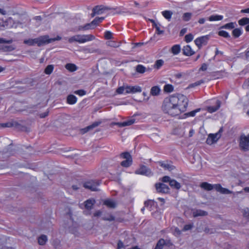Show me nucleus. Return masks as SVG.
Here are the masks:
<instances>
[{
    "label": "nucleus",
    "mask_w": 249,
    "mask_h": 249,
    "mask_svg": "<svg viewBox=\"0 0 249 249\" xmlns=\"http://www.w3.org/2000/svg\"><path fill=\"white\" fill-rule=\"evenodd\" d=\"M177 100L174 95L165 98L163 101L161 108L164 113L172 116L179 114V111L177 107Z\"/></svg>",
    "instance_id": "1"
},
{
    "label": "nucleus",
    "mask_w": 249,
    "mask_h": 249,
    "mask_svg": "<svg viewBox=\"0 0 249 249\" xmlns=\"http://www.w3.org/2000/svg\"><path fill=\"white\" fill-rule=\"evenodd\" d=\"M175 97L178 101L177 107L179 110V114L185 112L187 109L189 101L187 97L183 94H178L175 95Z\"/></svg>",
    "instance_id": "2"
},
{
    "label": "nucleus",
    "mask_w": 249,
    "mask_h": 249,
    "mask_svg": "<svg viewBox=\"0 0 249 249\" xmlns=\"http://www.w3.org/2000/svg\"><path fill=\"white\" fill-rule=\"evenodd\" d=\"M142 91V88L139 86H131L128 85H124L118 88L116 92L118 94H134Z\"/></svg>",
    "instance_id": "3"
},
{
    "label": "nucleus",
    "mask_w": 249,
    "mask_h": 249,
    "mask_svg": "<svg viewBox=\"0 0 249 249\" xmlns=\"http://www.w3.org/2000/svg\"><path fill=\"white\" fill-rule=\"evenodd\" d=\"M239 146L242 151L245 152L249 151V133L247 135L243 134L240 136Z\"/></svg>",
    "instance_id": "4"
},
{
    "label": "nucleus",
    "mask_w": 249,
    "mask_h": 249,
    "mask_svg": "<svg viewBox=\"0 0 249 249\" xmlns=\"http://www.w3.org/2000/svg\"><path fill=\"white\" fill-rule=\"evenodd\" d=\"M222 132L223 128L221 127L220 128V129L217 133L215 134L210 133V134H209L206 141L207 144L209 145H212L216 142L218 141V140L221 138V133Z\"/></svg>",
    "instance_id": "5"
},
{
    "label": "nucleus",
    "mask_w": 249,
    "mask_h": 249,
    "mask_svg": "<svg viewBox=\"0 0 249 249\" xmlns=\"http://www.w3.org/2000/svg\"><path fill=\"white\" fill-rule=\"evenodd\" d=\"M120 158L124 159L125 160L121 162V165L124 167H128L132 164V158L130 153L128 152H123L120 155Z\"/></svg>",
    "instance_id": "6"
},
{
    "label": "nucleus",
    "mask_w": 249,
    "mask_h": 249,
    "mask_svg": "<svg viewBox=\"0 0 249 249\" xmlns=\"http://www.w3.org/2000/svg\"><path fill=\"white\" fill-rule=\"evenodd\" d=\"M101 184L99 180H91L84 183L83 186L92 191H97V187Z\"/></svg>",
    "instance_id": "7"
},
{
    "label": "nucleus",
    "mask_w": 249,
    "mask_h": 249,
    "mask_svg": "<svg viewBox=\"0 0 249 249\" xmlns=\"http://www.w3.org/2000/svg\"><path fill=\"white\" fill-rule=\"evenodd\" d=\"M135 173L146 176H151L153 175L151 169L143 165H141L140 167L135 171Z\"/></svg>",
    "instance_id": "8"
},
{
    "label": "nucleus",
    "mask_w": 249,
    "mask_h": 249,
    "mask_svg": "<svg viewBox=\"0 0 249 249\" xmlns=\"http://www.w3.org/2000/svg\"><path fill=\"white\" fill-rule=\"evenodd\" d=\"M155 187L158 193L166 194L169 192V187L162 183H158L155 184Z\"/></svg>",
    "instance_id": "9"
},
{
    "label": "nucleus",
    "mask_w": 249,
    "mask_h": 249,
    "mask_svg": "<svg viewBox=\"0 0 249 249\" xmlns=\"http://www.w3.org/2000/svg\"><path fill=\"white\" fill-rule=\"evenodd\" d=\"M35 39V44H37L38 46H41L45 44L51 42V39H49L48 36H40Z\"/></svg>",
    "instance_id": "10"
},
{
    "label": "nucleus",
    "mask_w": 249,
    "mask_h": 249,
    "mask_svg": "<svg viewBox=\"0 0 249 249\" xmlns=\"http://www.w3.org/2000/svg\"><path fill=\"white\" fill-rule=\"evenodd\" d=\"M208 38L207 36H202L196 38L195 40V43L198 48H200L202 45L206 44Z\"/></svg>",
    "instance_id": "11"
},
{
    "label": "nucleus",
    "mask_w": 249,
    "mask_h": 249,
    "mask_svg": "<svg viewBox=\"0 0 249 249\" xmlns=\"http://www.w3.org/2000/svg\"><path fill=\"white\" fill-rule=\"evenodd\" d=\"M101 122H95L92 123L91 125H89L84 128L81 129V133L82 134H85L88 132L89 131L93 129L94 128L98 126L101 124Z\"/></svg>",
    "instance_id": "12"
},
{
    "label": "nucleus",
    "mask_w": 249,
    "mask_h": 249,
    "mask_svg": "<svg viewBox=\"0 0 249 249\" xmlns=\"http://www.w3.org/2000/svg\"><path fill=\"white\" fill-rule=\"evenodd\" d=\"M214 189L222 194H231L232 192L228 189L223 188L220 184H214Z\"/></svg>",
    "instance_id": "13"
},
{
    "label": "nucleus",
    "mask_w": 249,
    "mask_h": 249,
    "mask_svg": "<svg viewBox=\"0 0 249 249\" xmlns=\"http://www.w3.org/2000/svg\"><path fill=\"white\" fill-rule=\"evenodd\" d=\"M135 122V119L134 118H131L127 121H124L123 122H118L116 123V124L118 125L119 127H124L126 126H129L133 124Z\"/></svg>",
    "instance_id": "14"
},
{
    "label": "nucleus",
    "mask_w": 249,
    "mask_h": 249,
    "mask_svg": "<svg viewBox=\"0 0 249 249\" xmlns=\"http://www.w3.org/2000/svg\"><path fill=\"white\" fill-rule=\"evenodd\" d=\"M95 203V201L93 199H89L84 202V207L88 210H91Z\"/></svg>",
    "instance_id": "15"
},
{
    "label": "nucleus",
    "mask_w": 249,
    "mask_h": 249,
    "mask_svg": "<svg viewBox=\"0 0 249 249\" xmlns=\"http://www.w3.org/2000/svg\"><path fill=\"white\" fill-rule=\"evenodd\" d=\"M221 102L219 100H217L216 102L215 106H209L207 108V110L209 113H213L217 111L220 107Z\"/></svg>",
    "instance_id": "16"
},
{
    "label": "nucleus",
    "mask_w": 249,
    "mask_h": 249,
    "mask_svg": "<svg viewBox=\"0 0 249 249\" xmlns=\"http://www.w3.org/2000/svg\"><path fill=\"white\" fill-rule=\"evenodd\" d=\"M182 53L186 56H191L195 53L191 47L189 45H186L182 49Z\"/></svg>",
    "instance_id": "17"
},
{
    "label": "nucleus",
    "mask_w": 249,
    "mask_h": 249,
    "mask_svg": "<svg viewBox=\"0 0 249 249\" xmlns=\"http://www.w3.org/2000/svg\"><path fill=\"white\" fill-rule=\"evenodd\" d=\"M82 35H76L70 37L68 39V42L70 43H72L74 42H77L79 43H82Z\"/></svg>",
    "instance_id": "18"
},
{
    "label": "nucleus",
    "mask_w": 249,
    "mask_h": 249,
    "mask_svg": "<svg viewBox=\"0 0 249 249\" xmlns=\"http://www.w3.org/2000/svg\"><path fill=\"white\" fill-rule=\"evenodd\" d=\"M159 164L160 166L164 168L165 169L168 170L169 171H172L175 168V167L171 164L168 163V162L159 161Z\"/></svg>",
    "instance_id": "19"
},
{
    "label": "nucleus",
    "mask_w": 249,
    "mask_h": 249,
    "mask_svg": "<svg viewBox=\"0 0 249 249\" xmlns=\"http://www.w3.org/2000/svg\"><path fill=\"white\" fill-rule=\"evenodd\" d=\"M200 187L206 191H211L214 188V185H212L206 182H203L200 185Z\"/></svg>",
    "instance_id": "20"
},
{
    "label": "nucleus",
    "mask_w": 249,
    "mask_h": 249,
    "mask_svg": "<svg viewBox=\"0 0 249 249\" xmlns=\"http://www.w3.org/2000/svg\"><path fill=\"white\" fill-rule=\"evenodd\" d=\"M77 101V98L72 94L68 95L67 97V103L69 105H74Z\"/></svg>",
    "instance_id": "21"
},
{
    "label": "nucleus",
    "mask_w": 249,
    "mask_h": 249,
    "mask_svg": "<svg viewBox=\"0 0 249 249\" xmlns=\"http://www.w3.org/2000/svg\"><path fill=\"white\" fill-rule=\"evenodd\" d=\"M95 39V37L92 35H83L82 37V43L93 40Z\"/></svg>",
    "instance_id": "22"
},
{
    "label": "nucleus",
    "mask_w": 249,
    "mask_h": 249,
    "mask_svg": "<svg viewBox=\"0 0 249 249\" xmlns=\"http://www.w3.org/2000/svg\"><path fill=\"white\" fill-rule=\"evenodd\" d=\"M144 207H146L150 211L153 210V207H154L155 202L152 200H148L144 202Z\"/></svg>",
    "instance_id": "23"
},
{
    "label": "nucleus",
    "mask_w": 249,
    "mask_h": 249,
    "mask_svg": "<svg viewBox=\"0 0 249 249\" xmlns=\"http://www.w3.org/2000/svg\"><path fill=\"white\" fill-rule=\"evenodd\" d=\"M160 89L159 86L152 87L150 90V94L152 96H157L160 94Z\"/></svg>",
    "instance_id": "24"
},
{
    "label": "nucleus",
    "mask_w": 249,
    "mask_h": 249,
    "mask_svg": "<svg viewBox=\"0 0 249 249\" xmlns=\"http://www.w3.org/2000/svg\"><path fill=\"white\" fill-rule=\"evenodd\" d=\"M169 185L172 188L177 190L181 188L180 184L175 179H171L170 181Z\"/></svg>",
    "instance_id": "25"
},
{
    "label": "nucleus",
    "mask_w": 249,
    "mask_h": 249,
    "mask_svg": "<svg viewBox=\"0 0 249 249\" xmlns=\"http://www.w3.org/2000/svg\"><path fill=\"white\" fill-rule=\"evenodd\" d=\"M194 217H197L200 216H205L208 214V213L201 210H196L193 213Z\"/></svg>",
    "instance_id": "26"
},
{
    "label": "nucleus",
    "mask_w": 249,
    "mask_h": 249,
    "mask_svg": "<svg viewBox=\"0 0 249 249\" xmlns=\"http://www.w3.org/2000/svg\"><path fill=\"white\" fill-rule=\"evenodd\" d=\"M162 15L168 21L171 20L173 12L169 10H165L161 12Z\"/></svg>",
    "instance_id": "27"
},
{
    "label": "nucleus",
    "mask_w": 249,
    "mask_h": 249,
    "mask_svg": "<svg viewBox=\"0 0 249 249\" xmlns=\"http://www.w3.org/2000/svg\"><path fill=\"white\" fill-rule=\"evenodd\" d=\"M223 18L222 15H213L208 18V20L210 21L221 20Z\"/></svg>",
    "instance_id": "28"
},
{
    "label": "nucleus",
    "mask_w": 249,
    "mask_h": 249,
    "mask_svg": "<svg viewBox=\"0 0 249 249\" xmlns=\"http://www.w3.org/2000/svg\"><path fill=\"white\" fill-rule=\"evenodd\" d=\"M95 27L93 26L91 22L89 23H87L84 26H80L78 28V30H87L89 29H94Z\"/></svg>",
    "instance_id": "29"
},
{
    "label": "nucleus",
    "mask_w": 249,
    "mask_h": 249,
    "mask_svg": "<svg viewBox=\"0 0 249 249\" xmlns=\"http://www.w3.org/2000/svg\"><path fill=\"white\" fill-rule=\"evenodd\" d=\"M0 50L3 52H11L15 49V48L12 45H2L0 46Z\"/></svg>",
    "instance_id": "30"
},
{
    "label": "nucleus",
    "mask_w": 249,
    "mask_h": 249,
    "mask_svg": "<svg viewBox=\"0 0 249 249\" xmlns=\"http://www.w3.org/2000/svg\"><path fill=\"white\" fill-rule=\"evenodd\" d=\"M242 34V29L240 28H235L232 30V35L234 38H238Z\"/></svg>",
    "instance_id": "31"
},
{
    "label": "nucleus",
    "mask_w": 249,
    "mask_h": 249,
    "mask_svg": "<svg viewBox=\"0 0 249 249\" xmlns=\"http://www.w3.org/2000/svg\"><path fill=\"white\" fill-rule=\"evenodd\" d=\"M180 52V46L179 45L176 44L173 45L171 48V52L175 55L178 54Z\"/></svg>",
    "instance_id": "32"
},
{
    "label": "nucleus",
    "mask_w": 249,
    "mask_h": 249,
    "mask_svg": "<svg viewBox=\"0 0 249 249\" xmlns=\"http://www.w3.org/2000/svg\"><path fill=\"white\" fill-rule=\"evenodd\" d=\"M47 240V236L43 234L38 237V243L40 245L43 246L46 244Z\"/></svg>",
    "instance_id": "33"
},
{
    "label": "nucleus",
    "mask_w": 249,
    "mask_h": 249,
    "mask_svg": "<svg viewBox=\"0 0 249 249\" xmlns=\"http://www.w3.org/2000/svg\"><path fill=\"white\" fill-rule=\"evenodd\" d=\"M104 204L110 208H114L116 207L115 203L112 200L107 199L104 202Z\"/></svg>",
    "instance_id": "34"
},
{
    "label": "nucleus",
    "mask_w": 249,
    "mask_h": 249,
    "mask_svg": "<svg viewBox=\"0 0 249 249\" xmlns=\"http://www.w3.org/2000/svg\"><path fill=\"white\" fill-rule=\"evenodd\" d=\"M164 239L160 238L158 242L154 249H163L164 245Z\"/></svg>",
    "instance_id": "35"
},
{
    "label": "nucleus",
    "mask_w": 249,
    "mask_h": 249,
    "mask_svg": "<svg viewBox=\"0 0 249 249\" xmlns=\"http://www.w3.org/2000/svg\"><path fill=\"white\" fill-rule=\"evenodd\" d=\"M65 68L70 71H74L77 70L76 66L72 63H68L66 65Z\"/></svg>",
    "instance_id": "36"
},
{
    "label": "nucleus",
    "mask_w": 249,
    "mask_h": 249,
    "mask_svg": "<svg viewBox=\"0 0 249 249\" xmlns=\"http://www.w3.org/2000/svg\"><path fill=\"white\" fill-rule=\"evenodd\" d=\"M236 24L235 22H230L225 24L224 25L221 27V28L226 29H232L235 28Z\"/></svg>",
    "instance_id": "37"
},
{
    "label": "nucleus",
    "mask_w": 249,
    "mask_h": 249,
    "mask_svg": "<svg viewBox=\"0 0 249 249\" xmlns=\"http://www.w3.org/2000/svg\"><path fill=\"white\" fill-rule=\"evenodd\" d=\"M238 22L240 26H244L245 25H248L249 24V18H243L239 19Z\"/></svg>",
    "instance_id": "38"
},
{
    "label": "nucleus",
    "mask_w": 249,
    "mask_h": 249,
    "mask_svg": "<svg viewBox=\"0 0 249 249\" xmlns=\"http://www.w3.org/2000/svg\"><path fill=\"white\" fill-rule=\"evenodd\" d=\"M104 10V8L102 5H97L93 8V11H95L97 15L101 14Z\"/></svg>",
    "instance_id": "39"
},
{
    "label": "nucleus",
    "mask_w": 249,
    "mask_h": 249,
    "mask_svg": "<svg viewBox=\"0 0 249 249\" xmlns=\"http://www.w3.org/2000/svg\"><path fill=\"white\" fill-rule=\"evenodd\" d=\"M54 69V66L53 65H48L44 70V72L46 74H50L53 72Z\"/></svg>",
    "instance_id": "40"
},
{
    "label": "nucleus",
    "mask_w": 249,
    "mask_h": 249,
    "mask_svg": "<svg viewBox=\"0 0 249 249\" xmlns=\"http://www.w3.org/2000/svg\"><path fill=\"white\" fill-rule=\"evenodd\" d=\"M164 91L166 92L170 93L174 90V87L171 84H166L164 86Z\"/></svg>",
    "instance_id": "41"
},
{
    "label": "nucleus",
    "mask_w": 249,
    "mask_h": 249,
    "mask_svg": "<svg viewBox=\"0 0 249 249\" xmlns=\"http://www.w3.org/2000/svg\"><path fill=\"white\" fill-rule=\"evenodd\" d=\"M164 61L162 59L157 60L154 64V68L156 69H160L161 67L163 65Z\"/></svg>",
    "instance_id": "42"
},
{
    "label": "nucleus",
    "mask_w": 249,
    "mask_h": 249,
    "mask_svg": "<svg viewBox=\"0 0 249 249\" xmlns=\"http://www.w3.org/2000/svg\"><path fill=\"white\" fill-rule=\"evenodd\" d=\"M105 221H112L115 220V217L111 214H107L102 218Z\"/></svg>",
    "instance_id": "43"
},
{
    "label": "nucleus",
    "mask_w": 249,
    "mask_h": 249,
    "mask_svg": "<svg viewBox=\"0 0 249 249\" xmlns=\"http://www.w3.org/2000/svg\"><path fill=\"white\" fill-rule=\"evenodd\" d=\"M146 68L142 65H138L136 66V71L140 73H143L145 71Z\"/></svg>",
    "instance_id": "44"
},
{
    "label": "nucleus",
    "mask_w": 249,
    "mask_h": 249,
    "mask_svg": "<svg viewBox=\"0 0 249 249\" xmlns=\"http://www.w3.org/2000/svg\"><path fill=\"white\" fill-rule=\"evenodd\" d=\"M192 14L191 13L187 12L183 14L182 16V19L184 21H189L192 17Z\"/></svg>",
    "instance_id": "45"
},
{
    "label": "nucleus",
    "mask_w": 249,
    "mask_h": 249,
    "mask_svg": "<svg viewBox=\"0 0 249 249\" xmlns=\"http://www.w3.org/2000/svg\"><path fill=\"white\" fill-rule=\"evenodd\" d=\"M107 46H110L112 47H114V48L118 47L120 46L119 43H118L115 41H112V40H109V41H107Z\"/></svg>",
    "instance_id": "46"
},
{
    "label": "nucleus",
    "mask_w": 249,
    "mask_h": 249,
    "mask_svg": "<svg viewBox=\"0 0 249 249\" xmlns=\"http://www.w3.org/2000/svg\"><path fill=\"white\" fill-rule=\"evenodd\" d=\"M200 108H197L194 110L186 113L185 115L187 117H194L196 115V113L200 111Z\"/></svg>",
    "instance_id": "47"
},
{
    "label": "nucleus",
    "mask_w": 249,
    "mask_h": 249,
    "mask_svg": "<svg viewBox=\"0 0 249 249\" xmlns=\"http://www.w3.org/2000/svg\"><path fill=\"white\" fill-rule=\"evenodd\" d=\"M218 35L225 38H230V35L229 34L227 31L224 30L219 31Z\"/></svg>",
    "instance_id": "48"
},
{
    "label": "nucleus",
    "mask_w": 249,
    "mask_h": 249,
    "mask_svg": "<svg viewBox=\"0 0 249 249\" xmlns=\"http://www.w3.org/2000/svg\"><path fill=\"white\" fill-rule=\"evenodd\" d=\"M24 43L29 46H32L35 44V39H25L23 41Z\"/></svg>",
    "instance_id": "49"
},
{
    "label": "nucleus",
    "mask_w": 249,
    "mask_h": 249,
    "mask_svg": "<svg viewBox=\"0 0 249 249\" xmlns=\"http://www.w3.org/2000/svg\"><path fill=\"white\" fill-rule=\"evenodd\" d=\"M194 36L192 34H188L185 36L184 40L187 42H190L193 40Z\"/></svg>",
    "instance_id": "50"
},
{
    "label": "nucleus",
    "mask_w": 249,
    "mask_h": 249,
    "mask_svg": "<svg viewBox=\"0 0 249 249\" xmlns=\"http://www.w3.org/2000/svg\"><path fill=\"white\" fill-rule=\"evenodd\" d=\"M104 37L106 39H111L113 38L112 33L109 31H107L104 33Z\"/></svg>",
    "instance_id": "51"
},
{
    "label": "nucleus",
    "mask_w": 249,
    "mask_h": 249,
    "mask_svg": "<svg viewBox=\"0 0 249 249\" xmlns=\"http://www.w3.org/2000/svg\"><path fill=\"white\" fill-rule=\"evenodd\" d=\"M160 23H157L155 25H154L153 26V27H154L156 28V31L157 32V34L158 35L162 34L164 32V31L163 30H160Z\"/></svg>",
    "instance_id": "52"
},
{
    "label": "nucleus",
    "mask_w": 249,
    "mask_h": 249,
    "mask_svg": "<svg viewBox=\"0 0 249 249\" xmlns=\"http://www.w3.org/2000/svg\"><path fill=\"white\" fill-rule=\"evenodd\" d=\"M74 93L77 95L82 96L86 94V91L84 89H79L74 91Z\"/></svg>",
    "instance_id": "53"
},
{
    "label": "nucleus",
    "mask_w": 249,
    "mask_h": 249,
    "mask_svg": "<svg viewBox=\"0 0 249 249\" xmlns=\"http://www.w3.org/2000/svg\"><path fill=\"white\" fill-rule=\"evenodd\" d=\"M164 245L168 247H170L173 246V244L172 243L171 240L170 239H164Z\"/></svg>",
    "instance_id": "54"
},
{
    "label": "nucleus",
    "mask_w": 249,
    "mask_h": 249,
    "mask_svg": "<svg viewBox=\"0 0 249 249\" xmlns=\"http://www.w3.org/2000/svg\"><path fill=\"white\" fill-rule=\"evenodd\" d=\"M12 42H13L12 39L6 40L5 38L0 37V44H2V43L10 44Z\"/></svg>",
    "instance_id": "55"
},
{
    "label": "nucleus",
    "mask_w": 249,
    "mask_h": 249,
    "mask_svg": "<svg viewBox=\"0 0 249 249\" xmlns=\"http://www.w3.org/2000/svg\"><path fill=\"white\" fill-rule=\"evenodd\" d=\"M124 248V244L121 240H119L117 243V249H122Z\"/></svg>",
    "instance_id": "56"
},
{
    "label": "nucleus",
    "mask_w": 249,
    "mask_h": 249,
    "mask_svg": "<svg viewBox=\"0 0 249 249\" xmlns=\"http://www.w3.org/2000/svg\"><path fill=\"white\" fill-rule=\"evenodd\" d=\"M171 180V179L170 178L167 176H164L161 179V181L163 182L170 183V181Z\"/></svg>",
    "instance_id": "57"
},
{
    "label": "nucleus",
    "mask_w": 249,
    "mask_h": 249,
    "mask_svg": "<svg viewBox=\"0 0 249 249\" xmlns=\"http://www.w3.org/2000/svg\"><path fill=\"white\" fill-rule=\"evenodd\" d=\"M208 65L206 63H203L201 67L199 68V71H205L207 70Z\"/></svg>",
    "instance_id": "58"
},
{
    "label": "nucleus",
    "mask_w": 249,
    "mask_h": 249,
    "mask_svg": "<svg viewBox=\"0 0 249 249\" xmlns=\"http://www.w3.org/2000/svg\"><path fill=\"white\" fill-rule=\"evenodd\" d=\"M243 215L245 217L249 218V209L246 208L243 211Z\"/></svg>",
    "instance_id": "59"
},
{
    "label": "nucleus",
    "mask_w": 249,
    "mask_h": 249,
    "mask_svg": "<svg viewBox=\"0 0 249 249\" xmlns=\"http://www.w3.org/2000/svg\"><path fill=\"white\" fill-rule=\"evenodd\" d=\"M193 228V225L191 224L185 225L183 227V231H186L191 230Z\"/></svg>",
    "instance_id": "60"
},
{
    "label": "nucleus",
    "mask_w": 249,
    "mask_h": 249,
    "mask_svg": "<svg viewBox=\"0 0 249 249\" xmlns=\"http://www.w3.org/2000/svg\"><path fill=\"white\" fill-rule=\"evenodd\" d=\"M220 54L221 55H223V52L220 51H219L218 49H216L215 52V55L213 57V59H214L216 58V56Z\"/></svg>",
    "instance_id": "61"
},
{
    "label": "nucleus",
    "mask_w": 249,
    "mask_h": 249,
    "mask_svg": "<svg viewBox=\"0 0 249 249\" xmlns=\"http://www.w3.org/2000/svg\"><path fill=\"white\" fill-rule=\"evenodd\" d=\"M101 23L98 21V20L96 19V18H95L92 21L91 24H93V26L96 27L99 23Z\"/></svg>",
    "instance_id": "62"
},
{
    "label": "nucleus",
    "mask_w": 249,
    "mask_h": 249,
    "mask_svg": "<svg viewBox=\"0 0 249 249\" xmlns=\"http://www.w3.org/2000/svg\"><path fill=\"white\" fill-rule=\"evenodd\" d=\"M102 212L101 211H100V210L96 211L93 213V216L94 217H99V216H100L101 215V214H102Z\"/></svg>",
    "instance_id": "63"
},
{
    "label": "nucleus",
    "mask_w": 249,
    "mask_h": 249,
    "mask_svg": "<svg viewBox=\"0 0 249 249\" xmlns=\"http://www.w3.org/2000/svg\"><path fill=\"white\" fill-rule=\"evenodd\" d=\"M48 115V112H45L44 113H41L40 115H39V116L41 118H45L46 116H47Z\"/></svg>",
    "instance_id": "64"
}]
</instances>
